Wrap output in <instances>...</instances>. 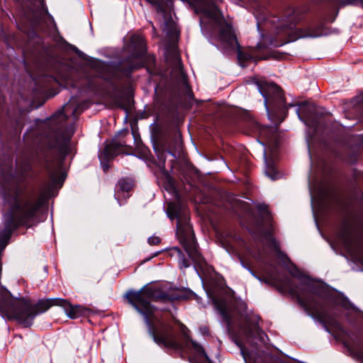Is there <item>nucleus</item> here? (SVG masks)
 Returning a JSON list of instances; mask_svg holds the SVG:
<instances>
[{"mask_svg": "<svg viewBox=\"0 0 363 363\" xmlns=\"http://www.w3.org/2000/svg\"><path fill=\"white\" fill-rule=\"evenodd\" d=\"M52 299H41L33 306L28 299L13 297L10 292L0 286V308L9 318H16L23 327L33 325L38 314L48 311L52 306Z\"/></svg>", "mask_w": 363, "mask_h": 363, "instance_id": "f257e3e1", "label": "nucleus"}, {"mask_svg": "<svg viewBox=\"0 0 363 363\" xmlns=\"http://www.w3.org/2000/svg\"><path fill=\"white\" fill-rule=\"evenodd\" d=\"M125 297L129 303L131 304L138 313L144 316L148 325L150 324L148 316L152 314L154 311V308L150 304V301H165L170 300L169 295L162 291L160 288L149 285L144 286L138 291L132 290L128 291L125 294Z\"/></svg>", "mask_w": 363, "mask_h": 363, "instance_id": "f03ea898", "label": "nucleus"}, {"mask_svg": "<svg viewBox=\"0 0 363 363\" xmlns=\"http://www.w3.org/2000/svg\"><path fill=\"white\" fill-rule=\"evenodd\" d=\"M280 33L289 36L286 41H294L299 38H318L323 34L321 24L313 23L301 28H296L293 25L284 26L281 28Z\"/></svg>", "mask_w": 363, "mask_h": 363, "instance_id": "7ed1b4c3", "label": "nucleus"}, {"mask_svg": "<svg viewBox=\"0 0 363 363\" xmlns=\"http://www.w3.org/2000/svg\"><path fill=\"white\" fill-rule=\"evenodd\" d=\"M180 243L184 247L188 255L195 261H199L201 255L197 250V245L191 233L179 235Z\"/></svg>", "mask_w": 363, "mask_h": 363, "instance_id": "20e7f679", "label": "nucleus"}, {"mask_svg": "<svg viewBox=\"0 0 363 363\" xmlns=\"http://www.w3.org/2000/svg\"><path fill=\"white\" fill-rule=\"evenodd\" d=\"M151 336L153 340L160 345H163L165 347H171L174 349L181 348L180 344L177 342L167 333H163L162 330H159L157 334H155L153 332H151Z\"/></svg>", "mask_w": 363, "mask_h": 363, "instance_id": "39448f33", "label": "nucleus"}, {"mask_svg": "<svg viewBox=\"0 0 363 363\" xmlns=\"http://www.w3.org/2000/svg\"><path fill=\"white\" fill-rule=\"evenodd\" d=\"M53 147L63 148L66 147L67 143V138L65 132H57L54 135Z\"/></svg>", "mask_w": 363, "mask_h": 363, "instance_id": "423d86ee", "label": "nucleus"}, {"mask_svg": "<svg viewBox=\"0 0 363 363\" xmlns=\"http://www.w3.org/2000/svg\"><path fill=\"white\" fill-rule=\"evenodd\" d=\"M264 174L272 180H275L280 177L279 173L277 171L275 164L273 162L266 161Z\"/></svg>", "mask_w": 363, "mask_h": 363, "instance_id": "0eeeda50", "label": "nucleus"}, {"mask_svg": "<svg viewBox=\"0 0 363 363\" xmlns=\"http://www.w3.org/2000/svg\"><path fill=\"white\" fill-rule=\"evenodd\" d=\"M87 311L86 308L79 305H69V318L74 319L79 318L84 315Z\"/></svg>", "mask_w": 363, "mask_h": 363, "instance_id": "6e6552de", "label": "nucleus"}, {"mask_svg": "<svg viewBox=\"0 0 363 363\" xmlns=\"http://www.w3.org/2000/svg\"><path fill=\"white\" fill-rule=\"evenodd\" d=\"M174 250H175L179 255V264L181 268H187L189 267V264L188 261L186 259L184 254L181 251V250L178 247H174Z\"/></svg>", "mask_w": 363, "mask_h": 363, "instance_id": "1a4fd4ad", "label": "nucleus"}, {"mask_svg": "<svg viewBox=\"0 0 363 363\" xmlns=\"http://www.w3.org/2000/svg\"><path fill=\"white\" fill-rule=\"evenodd\" d=\"M118 184L121 191L126 192L129 191L133 186L132 182L126 179H120Z\"/></svg>", "mask_w": 363, "mask_h": 363, "instance_id": "9d476101", "label": "nucleus"}, {"mask_svg": "<svg viewBox=\"0 0 363 363\" xmlns=\"http://www.w3.org/2000/svg\"><path fill=\"white\" fill-rule=\"evenodd\" d=\"M167 214L171 219L177 218L179 216V213L177 206L173 204H169L167 208Z\"/></svg>", "mask_w": 363, "mask_h": 363, "instance_id": "9b49d317", "label": "nucleus"}, {"mask_svg": "<svg viewBox=\"0 0 363 363\" xmlns=\"http://www.w3.org/2000/svg\"><path fill=\"white\" fill-rule=\"evenodd\" d=\"M131 41L133 44L138 45V46H142L144 43L143 38L139 35H133Z\"/></svg>", "mask_w": 363, "mask_h": 363, "instance_id": "f8f14e48", "label": "nucleus"}, {"mask_svg": "<svg viewBox=\"0 0 363 363\" xmlns=\"http://www.w3.org/2000/svg\"><path fill=\"white\" fill-rule=\"evenodd\" d=\"M52 306H61L63 307H65L67 305V301L65 299L63 298H52Z\"/></svg>", "mask_w": 363, "mask_h": 363, "instance_id": "ddd939ff", "label": "nucleus"}, {"mask_svg": "<svg viewBox=\"0 0 363 363\" xmlns=\"http://www.w3.org/2000/svg\"><path fill=\"white\" fill-rule=\"evenodd\" d=\"M160 242V239L157 236H151L148 238V242L151 245H157Z\"/></svg>", "mask_w": 363, "mask_h": 363, "instance_id": "4468645a", "label": "nucleus"}, {"mask_svg": "<svg viewBox=\"0 0 363 363\" xmlns=\"http://www.w3.org/2000/svg\"><path fill=\"white\" fill-rule=\"evenodd\" d=\"M181 332L184 336L185 339L187 340L189 339V329L183 324L181 325Z\"/></svg>", "mask_w": 363, "mask_h": 363, "instance_id": "2eb2a0df", "label": "nucleus"}, {"mask_svg": "<svg viewBox=\"0 0 363 363\" xmlns=\"http://www.w3.org/2000/svg\"><path fill=\"white\" fill-rule=\"evenodd\" d=\"M77 128V124L76 123H74L73 124L69 125V137L71 136V135L74 133Z\"/></svg>", "mask_w": 363, "mask_h": 363, "instance_id": "dca6fc26", "label": "nucleus"}, {"mask_svg": "<svg viewBox=\"0 0 363 363\" xmlns=\"http://www.w3.org/2000/svg\"><path fill=\"white\" fill-rule=\"evenodd\" d=\"M286 42H282L280 44H276L272 39H270L269 41V45H272V46H279V45H284Z\"/></svg>", "mask_w": 363, "mask_h": 363, "instance_id": "f3484780", "label": "nucleus"}, {"mask_svg": "<svg viewBox=\"0 0 363 363\" xmlns=\"http://www.w3.org/2000/svg\"><path fill=\"white\" fill-rule=\"evenodd\" d=\"M268 46V45H262V44H260V43H258L257 45V48L258 50H262V49H264L265 48H267Z\"/></svg>", "mask_w": 363, "mask_h": 363, "instance_id": "a211bd4d", "label": "nucleus"}, {"mask_svg": "<svg viewBox=\"0 0 363 363\" xmlns=\"http://www.w3.org/2000/svg\"><path fill=\"white\" fill-rule=\"evenodd\" d=\"M71 146H72V144L69 143V155L75 154L76 153V149L75 148H72Z\"/></svg>", "mask_w": 363, "mask_h": 363, "instance_id": "6ab92c4d", "label": "nucleus"}, {"mask_svg": "<svg viewBox=\"0 0 363 363\" xmlns=\"http://www.w3.org/2000/svg\"><path fill=\"white\" fill-rule=\"evenodd\" d=\"M258 208L260 211H265L267 209V206L264 205H260Z\"/></svg>", "mask_w": 363, "mask_h": 363, "instance_id": "aec40b11", "label": "nucleus"}, {"mask_svg": "<svg viewBox=\"0 0 363 363\" xmlns=\"http://www.w3.org/2000/svg\"><path fill=\"white\" fill-rule=\"evenodd\" d=\"M69 50H77V48L71 44H69Z\"/></svg>", "mask_w": 363, "mask_h": 363, "instance_id": "412c9836", "label": "nucleus"}, {"mask_svg": "<svg viewBox=\"0 0 363 363\" xmlns=\"http://www.w3.org/2000/svg\"><path fill=\"white\" fill-rule=\"evenodd\" d=\"M79 106L75 108V109L73 111V115L75 116L76 113L77 112V110L79 109Z\"/></svg>", "mask_w": 363, "mask_h": 363, "instance_id": "4be33fe9", "label": "nucleus"}, {"mask_svg": "<svg viewBox=\"0 0 363 363\" xmlns=\"http://www.w3.org/2000/svg\"><path fill=\"white\" fill-rule=\"evenodd\" d=\"M260 92H261L262 95L265 98V100H264V104H265V106H266V105H267V98H266V96H265L264 94H263L261 91H260Z\"/></svg>", "mask_w": 363, "mask_h": 363, "instance_id": "5701e85b", "label": "nucleus"}, {"mask_svg": "<svg viewBox=\"0 0 363 363\" xmlns=\"http://www.w3.org/2000/svg\"><path fill=\"white\" fill-rule=\"evenodd\" d=\"M65 177H66V174H65L64 176H63V179L64 180L65 179Z\"/></svg>", "mask_w": 363, "mask_h": 363, "instance_id": "b1692460", "label": "nucleus"}, {"mask_svg": "<svg viewBox=\"0 0 363 363\" xmlns=\"http://www.w3.org/2000/svg\"><path fill=\"white\" fill-rule=\"evenodd\" d=\"M177 61H178L179 62H180V60L177 57Z\"/></svg>", "mask_w": 363, "mask_h": 363, "instance_id": "393cba45", "label": "nucleus"}, {"mask_svg": "<svg viewBox=\"0 0 363 363\" xmlns=\"http://www.w3.org/2000/svg\"><path fill=\"white\" fill-rule=\"evenodd\" d=\"M296 112H297V113H298L299 109H297ZM298 115H299V114H298ZM298 117H300V116H298Z\"/></svg>", "mask_w": 363, "mask_h": 363, "instance_id": "a878e982", "label": "nucleus"}, {"mask_svg": "<svg viewBox=\"0 0 363 363\" xmlns=\"http://www.w3.org/2000/svg\"><path fill=\"white\" fill-rule=\"evenodd\" d=\"M71 105H72V106H74V101H72V102H71Z\"/></svg>", "mask_w": 363, "mask_h": 363, "instance_id": "bb28decb", "label": "nucleus"}]
</instances>
